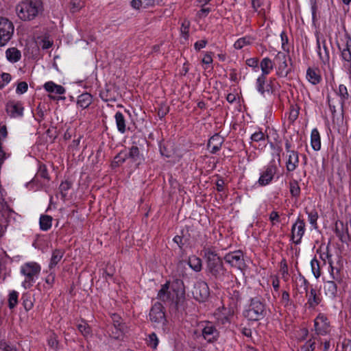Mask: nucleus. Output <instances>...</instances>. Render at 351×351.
I'll use <instances>...</instances> for the list:
<instances>
[{
	"mask_svg": "<svg viewBox=\"0 0 351 351\" xmlns=\"http://www.w3.org/2000/svg\"><path fill=\"white\" fill-rule=\"evenodd\" d=\"M337 94L341 98V104L349 98L348 89L346 86L343 84L339 86Z\"/></svg>",
	"mask_w": 351,
	"mask_h": 351,
	"instance_id": "44",
	"label": "nucleus"
},
{
	"mask_svg": "<svg viewBox=\"0 0 351 351\" xmlns=\"http://www.w3.org/2000/svg\"><path fill=\"white\" fill-rule=\"evenodd\" d=\"M243 315L250 321H259L266 315L265 304L259 298H252L247 308L243 311Z\"/></svg>",
	"mask_w": 351,
	"mask_h": 351,
	"instance_id": "5",
	"label": "nucleus"
},
{
	"mask_svg": "<svg viewBox=\"0 0 351 351\" xmlns=\"http://www.w3.org/2000/svg\"><path fill=\"white\" fill-rule=\"evenodd\" d=\"M314 327L317 335H326L330 330L328 317L324 314L319 313L314 320Z\"/></svg>",
	"mask_w": 351,
	"mask_h": 351,
	"instance_id": "13",
	"label": "nucleus"
},
{
	"mask_svg": "<svg viewBox=\"0 0 351 351\" xmlns=\"http://www.w3.org/2000/svg\"><path fill=\"white\" fill-rule=\"evenodd\" d=\"M223 141V138L219 134H215L210 137L208 142V147L210 149V152L215 154L218 152L221 147Z\"/></svg>",
	"mask_w": 351,
	"mask_h": 351,
	"instance_id": "21",
	"label": "nucleus"
},
{
	"mask_svg": "<svg viewBox=\"0 0 351 351\" xmlns=\"http://www.w3.org/2000/svg\"><path fill=\"white\" fill-rule=\"evenodd\" d=\"M223 259L231 267H236L239 270L243 271L246 267L243 254L241 250H236L226 254Z\"/></svg>",
	"mask_w": 351,
	"mask_h": 351,
	"instance_id": "8",
	"label": "nucleus"
},
{
	"mask_svg": "<svg viewBox=\"0 0 351 351\" xmlns=\"http://www.w3.org/2000/svg\"><path fill=\"white\" fill-rule=\"evenodd\" d=\"M299 156L297 152H291L288 154V158L286 162V169L289 172L293 171L298 166Z\"/></svg>",
	"mask_w": 351,
	"mask_h": 351,
	"instance_id": "22",
	"label": "nucleus"
},
{
	"mask_svg": "<svg viewBox=\"0 0 351 351\" xmlns=\"http://www.w3.org/2000/svg\"><path fill=\"white\" fill-rule=\"evenodd\" d=\"M299 281L301 283V287H304L306 292V296L307 298L306 304L308 305L309 308H314L319 304L322 301L321 298L317 295L316 290L314 288H311L308 291L309 282L304 276L300 277Z\"/></svg>",
	"mask_w": 351,
	"mask_h": 351,
	"instance_id": "9",
	"label": "nucleus"
},
{
	"mask_svg": "<svg viewBox=\"0 0 351 351\" xmlns=\"http://www.w3.org/2000/svg\"><path fill=\"white\" fill-rule=\"evenodd\" d=\"M192 294L195 300L200 302L206 301L210 295L208 284L202 280L197 281L194 285Z\"/></svg>",
	"mask_w": 351,
	"mask_h": 351,
	"instance_id": "10",
	"label": "nucleus"
},
{
	"mask_svg": "<svg viewBox=\"0 0 351 351\" xmlns=\"http://www.w3.org/2000/svg\"><path fill=\"white\" fill-rule=\"evenodd\" d=\"M14 26L11 21L5 17H0V47L5 46L12 38Z\"/></svg>",
	"mask_w": 351,
	"mask_h": 351,
	"instance_id": "7",
	"label": "nucleus"
},
{
	"mask_svg": "<svg viewBox=\"0 0 351 351\" xmlns=\"http://www.w3.org/2000/svg\"><path fill=\"white\" fill-rule=\"evenodd\" d=\"M193 335L195 339L202 338L213 343L218 339L219 333L213 323L204 321L199 324V328L194 330Z\"/></svg>",
	"mask_w": 351,
	"mask_h": 351,
	"instance_id": "4",
	"label": "nucleus"
},
{
	"mask_svg": "<svg viewBox=\"0 0 351 351\" xmlns=\"http://www.w3.org/2000/svg\"><path fill=\"white\" fill-rule=\"evenodd\" d=\"M128 154V158H131L133 161H136L140 156V151L137 146H132Z\"/></svg>",
	"mask_w": 351,
	"mask_h": 351,
	"instance_id": "46",
	"label": "nucleus"
},
{
	"mask_svg": "<svg viewBox=\"0 0 351 351\" xmlns=\"http://www.w3.org/2000/svg\"><path fill=\"white\" fill-rule=\"evenodd\" d=\"M315 344V339L313 337L311 338L301 347V350L303 351H314Z\"/></svg>",
	"mask_w": 351,
	"mask_h": 351,
	"instance_id": "47",
	"label": "nucleus"
},
{
	"mask_svg": "<svg viewBox=\"0 0 351 351\" xmlns=\"http://www.w3.org/2000/svg\"><path fill=\"white\" fill-rule=\"evenodd\" d=\"M277 167L275 165L269 164L261 174V176L258 180V183L260 186H265L269 184L274 178L275 173H276Z\"/></svg>",
	"mask_w": 351,
	"mask_h": 351,
	"instance_id": "15",
	"label": "nucleus"
},
{
	"mask_svg": "<svg viewBox=\"0 0 351 351\" xmlns=\"http://www.w3.org/2000/svg\"><path fill=\"white\" fill-rule=\"evenodd\" d=\"M52 220L53 218L50 215H42L39 221L40 228L43 231H47L51 227Z\"/></svg>",
	"mask_w": 351,
	"mask_h": 351,
	"instance_id": "35",
	"label": "nucleus"
},
{
	"mask_svg": "<svg viewBox=\"0 0 351 351\" xmlns=\"http://www.w3.org/2000/svg\"><path fill=\"white\" fill-rule=\"evenodd\" d=\"M41 267L36 262H28L21 267V273L25 276L22 285L25 289L30 288L38 278Z\"/></svg>",
	"mask_w": 351,
	"mask_h": 351,
	"instance_id": "6",
	"label": "nucleus"
},
{
	"mask_svg": "<svg viewBox=\"0 0 351 351\" xmlns=\"http://www.w3.org/2000/svg\"><path fill=\"white\" fill-rule=\"evenodd\" d=\"M336 282L334 280H328L324 282V293L331 300H335L337 295V285Z\"/></svg>",
	"mask_w": 351,
	"mask_h": 351,
	"instance_id": "20",
	"label": "nucleus"
},
{
	"mask_svg": "<svg viewBox=\"0 0 351 351\" xmlns=\"http://www.w3.org/2000/svg\"><path fill=\"white\" fill-rule=\"evenodd\" d=\"M311 266L312 272L315 278L317 279L319 278V276H321V269L319 261L317 258H314L311 261Z\"/></svg>",
	"mask_w": 351,
	"mask_h": 351,
	"instance_id": "41",
	"label": "nucleus"
},
{
	"mask_svg": "<svg viewBox=\"0 0 351 351\" xmlns=\"http://www.w3.org/2000/svg\"><path fill=\"white\" fill-rule=\"evenodd\" d=\"M253 41L251 36H244L239 38L234 44V47L236 49H241L245 46L250 45Z\"/></svg>",
	"mask_w": 351,
	"mask_h": 351,
	"instance_id": "38",
	"label": "nucleus"
},
{
	"mask_svg": "<svg viewBox=\"0 0 351 351\" xmlns=\"http://www.w3.org/2000/svg\"><path fill=\"white\" fill-rule=\"evenodd\" d=\"M256 88L257 91L264 97L267 95L272 94L271 86L267 84V77L263 75H259L256 79Z\"/></svg>",
	"mask_w": 351,
	"mask_h": 351,
	"instance_id": "18",
	"label": "nucleus"
},
{
	"mask_svg": "<svg viewBox=\"0 0 351 351\" xmlns=\"http://www.w3.org/2000/svg\"><path fill=\"white\" fill-rule=\"evenodd\" d=\"M12 212L1 202H0V225L5 226L8 223V218L12 215Z\"/></svg>",
	"mask_w": 351,
	"mask_h": 351,
	"instance_id": "30",
	"label": "nucleus"
},
{
	"mask_svg": "<svg viewBox=\"0 0 351 351\" xmlns=\"http://www.w3.org/2000/svg\"><path fill=\"white\" fill-rule=\"evenodd\" d=\"M158 298L162 302L175 304L176 307L182 305L185 300V287L180 279H176L171 283L167 282L162 285L158 293Z\"/></svg>",
	"mask_w": 351,
	"mask_h": 351,
	"instance_id": "2",
	"label": "nucleus"
},
{
	"mask_svg": "<svg viewBox=\"0 0 351 351\" xmlns=\"http://www.w3.org/2000/svg\"><path fill=\"white\" fill-rule=\"evenodd\" d=\"M19 293L16 291H12L9 294L8 306L10 308H14L18 303Z\"/></svg>",
	"mask_w": 351,
	"mask_h": 351,
	"instance_id": "45",
	"label": "nucleus"
},
{
	"mask_svg": "<svg viewBox=\"0 0 351 351\" xmlns=\"http://www.w3.org/2000/svg\"><path fill=\"white\" fill-rule=\"evenodd\" d=\"M326 258L328 259V264L330 265L329 272L330 276L332 279V280L336 281L338 283H341L343 280V277L341 274V269L335 267L332 265V261L330 259L331 255L327 254Z\"/></svg>",
	"mask_w": 351,
	"mask_h": 351,
	"instance_id": "23",
	"label": "nucleus"
},
{
	"mask_svg": "<svg viewBox=\"0 0 351 351\" xmlns=\"http://www.w3.org/2000/svg\"><path fill=\"white\" fill-rule=\"evenodd\" d=\"M280 302L285 307H288L291 304L289 293L287 291L282 292Z\"/></svg>",
	"mask_w": 351,
	"mask_h": 351,
	"instance_id": "51",
	"label": "nucleus"
},
{
	"mask_svg": "<svg viewBox=\"0 0 351 351\" xmlns=\"http://www.w3.org/2000/svg\"><path fill=\"white\" fill-rule=\"evenodd\" d=\"M207 43H208L207 40H204V39L198 40L194 44V48L196 51H199L200 49H202L206 47V45H207Z\"/></svg>",
	"mask_w": 351,
	"mask_h": 351,
	"instance_id": "58",
	"label": "nucleus"
},
{
	"mask_svg": "<svg viewBox=\"0 0 351 351\" xmlns=\"http://www.w3.org/2000/svg\"><path fill=\"white\" fill-rule=\"evenodd\" d=\"M305 212L308 215V221L310 224L313 227V229L317 228V221L318 219V213L317 211L315 208H312L311 210L307 208H305Z\"/></svg>",
	"mask_w": 351,
	"mask_h": 351,
	"instance_id": "36",
	"label": "nucleus"
},
{
	"mask_svg": "<svg viewBox=\"0 0 351 351\" xmlns=\"http://www.w3.org/2000/svg\"><path fill=\"white\" fill-rule=\"evenodd\" d=\"M5 54L7 59L11 62H16L21 58V51L15 47L8 49Z\"/></svg>",
	"mask_w": 351,
	"mask_h": 351,
	"instance_id": "32",
	"label": "nucleus"
},
{
	"mask_svg": "<svg viewBox=\"0 0 351 351\" xmlns=\"http://www.w3.org/2000/svg\"><path fill=\"white\" fill-rule=\"evenodd\" d=\"M258 63V58H252L246 60V64L250 67L257 68Z\"/></svg>",
	"mask_w": 351,
	"mask_h": 351,
	"instance_id": "62",
	"label": "nucleus"
},
{
	"mask_svg": "<svg viewBox=\"0 0 351 351\" xmlns=\"http://www.w3.org/2000/svg\"><path fill=\"white\" fill-rule=\"evenodd\" d=\"M189 29V21L183 22L181 25V27H180V31H181V33L184 35L185 38L188 37Z\"/></svg>",
	"mask_w": 351,
	"mask_h": 351,
	"instance_id": "57",
	"label": "nucleus"
},
{
	"mask_svg": "<svg viewBox=\"0 0 351 351\" xmlns=\"http://www.w3.org/2000/svg\"><path fill=\"white\" fill-rule=\"evenodd\" d=\"M299 111L297 109L292 108L290 110L289 115V121L291 123H293L298 117Z\"/></svg>",
	"mask_w": 351,
	"mask_h": 351,
	"instance_id": "56",
	"label": "nucleus"
},
{
	"mask_svg": "<svg viewBox=\"0 0 351 351\" xmlns=\"http://www.w3.org/2000/svg\"><path fill=\"white\" fill-rule=\"evenodd\" d=\"M37 176L40 177L47 180H49V176L45 165H41L40 166L39 169L37 172Z\"/></svg>",
	"mask_w": 351,
	"mask_h": 351,
	"instance_id": "49",
	"label": "nucleus"
},
{
	"mask_svg": "<svg viewBox=\"0 0 351 351\" xmlns=\"http://www.w3.org/2000/svg\"><path fill=\"white\" fill-rule=\"evenodd\" d=\"M158 343V339L155 333H152L149 335L147 339V344L152 348H156Z\"/></svg>",
	"mask_w": 351,
	"mask_h": 351,
	"instance_id": "50",
	"label": "nucleus"
},
{
	"mask_svg": "<svg viewBox=\"0 0 351 351\" xmlns=\"http://www.w3.org/2000/svg\"><path fill=\"white\" fill-rule=\"evenodd\" d=\"M305 230L304 221L298 217L291 227V240L295 244L298 245L301 243Z\"/></svg>",
	"mask_w": 351,
	"mask_h": 351,
	"instance_id": "12",
	"label": "nucleus"
},
{
	"mask_svg": "<svg viewBox=\"0 0 351 351\" xmlns=\"http://www.w3.org/2000/svg\"><path fill=\"white\" fill-rule=\"evenodd\" d=\"M274 60L272 61L267 57L263 58L260 63V67L261 69V74L260 75L267 77L274 69Z\"/></svg>",
	"mask_w": 351,
	"mask_h": 351,
	"instance_id": "24",
	"label": "nucleus"
},
{
	"mask_svg": "<svg viewBox=\"0 0 351 351\" xmlns=\"http://www.w3.org/2000/svg\"><path fill=\"white\" fill-rule=\"evenodd\" d=\"M306 79L313 85L318 84L322 80L319 71L308 68L306 71Z\"/></svg>",
	"mask_w": 351,
	"mask_h": 351,
	"instance_id": "27",
	"label": "nucleus"
},
{
	"mask_svg": "<svg viewBox=\"0 0 351 351\" xmlns=\"http://www.w3.org/2000/svg\"><path fill=\"white\" fill-rule=\"evenodd\" d=\"M276 75L280 77H285L290 73L288 68L287 58L285 53L278 52L274 58Z\"/></svg>",
	"mask_w": 351,
	"mask_h": 351,
	"instance_id": "11",
	"label": "nucleus"
},
{
	"mask_svg": "<svg viewBox=\"0 0 351 351\" xmlns=\"http://www.w3.org/2000/svg\"><path fill=\"white\" fill-rule=\"evenodd\" d=\"M213 53L212 52H207L205 53L204 58H202V63L205 64H210L213 62V57H212Z\"/></svg>",
	"mask_w": 351,
	"mask_h": 351,
	"instance_id": "59",
	"label": "nucleus"
},
{
	"mask_svg": "<svg viewBox=\"0 0 351 351\" xmlns=\"http://www.w3.org/2000/svg\"><path fill=\"white\" fill-rule=\"evenodd\" d=\"M0 349L3 351H16L15 348L8 344L5 341L0 342Z\"/></svg>",
	"mask_w": 351,
	"mask_h": 351,
	"instance_id": "61",
	"label": "nucleus"
},
{
	"mask_svg": "<svg viewBox=\"0 0 351 351\" xmlns=\"http://www.w3.org/2000/svg\"><path fill=\"white\" fill-rule=\"evenodd\" d=\"M335 234L337 237L339 238L341 241L345 242L346 241V236L342 232H341L337 227H336L335 229Z\"/></svg>",
	"mask_w": 351,
	"mask_h": 351,
	"instance_id": "64",
	"label": "nucleus"
},
{
	"mask_svg": "<svg viewBox=\"0 0 351 351\" xmlns=\"http://www.w3.org/2000/svg\"><path fill=\"white\" fill-rule=\"evenodd\" d=\"M64 252L62 250L56 249L53 251L50 263L49 265V267L52 269L54 267L62 258L64 256Z\"/></svg>",
	"mask_w": 351,
	"mask_h": 351,
	"instance_id": "33",
	"label": "nucleus"
},
{
	"mask_svg": "<svg viewBox=\"0 0 351 351\" xmlns=\"http://www.w3.org/2000/svg\"><path fill=\"white\" fill-rule=\"evenodd\" d=\"M43 10L41 0H23L16 7L19 18L23 21H32Z\"/></svg>",
	"mask_w": 351,
	"mask_h": 351,
	"instance_id": "3",
	"label": "nucleus"
},
{
	"mask_svg": "<svg viewBox=\"0 0 351 351\" xmlns=\"http://www.w3.org/2000/svg\"><path fill=\"white\" fill-rule=\"evenodd\" d=\"M112 319L113 322V326L115 330L112 332L113 337L115 339H119L123 336L125 332V324L122 322L121 317L117 314H113L112 315Z\"/></svg>",
	"mask_w": 351,
	"mask_h": 351,
	"instance_id": "19",
	"label": "nucleus"
},
{
	"mask_svg": "<svg viewBox=\"0 0 351 351\" xmlns=\"http://www.w3.org/2000/svg\"><path fill=\"white\" fill-rule=\"evenodd\" d=\"M1 81L4 83V86L8 84L12 80V77L10 73H3L0 75Z\"/></svg>",
	"mask_w": 351,
	"mask_h": 351,
	"instance_id": "60",
	"label": "nucleus"
},
{
	"mask_svg": "<svg viewBox=\"0 0 351 351\" xmlns=\"http://www.w3.org/2000/svg\"><path fill=\"white\" fill-rule=\"evenodd\" d=\"M289 191L292 197L297 199L300 197L301 190L297 180H292L289 182Z\"/></svg>",
	"mask_w": 351,
	"mask_h": 351,
	"instance_id": "39",
	"label": "nucleus"
},
{
	"mask_svg": "<svg viewBox=\"0 0 351 351\" xmlns=\"http://www.w3.org/2000/svg\"><path fill=\"white\" fill-rule=\"evenodd\" d=\"M92 101V95L88 93L81 94L77 98V105L83 109L88 108L91 104Z\"/></svg>",
	"mask_w": 351,
	"mask_h": 351,
	"instance_id": "31",
	"label": "nucleus"
},
{
	"mask_svg": "<svg viewBox=\"0 0 351 351\" xmlns=\"http://www.w3.org/2000/svg\"><path fill=\"white\" fill-rule=\"evenodd\" d=\"M72 186V183L68 180H65L62 182L59 186V190L60 192V195L62 199H65L67 195V191L71 189Z\"/></svg>",
	"mask_w": 351,
	"mask_h": 351,
	"instance_id": "42",
	"label": "nucleus"
},
{
	"mask_svg": "<svg viewBox=\"0 0 351 351\" xmlns=\"http://www.w3.org/2000/svg\"><path fill=\"white\" fill-rule=\"evenodd\" d=\"M21 300L22 304L24 306L25 311H28L32 308L34 299L30 293H26L23 294Z\"/></svg>",
	"mask_w": 351,
	"mask_h": 351,
	"instance_id": "37",
	"label": "nucleus"
},
{
	"mask_svg": "<svg viewBox=\"0 0 351 351\" xmlns=\"http://www.w3.org/2000/svg\"><path fill=\"white\" fill-rule=\"evenodd\" d=\"M343 60L349 63V69L351 71V38H346V48L341 51Z\"/></svg>",
	"mask_w": 351,
	"mask_h": 351,
	"instance_id": "26",
	"label": "nucleus"
},
{
	"mask_svg": "<svg viewBox=\"0 0 351 351\" xmlns=\"http://www.w3.org/2000/svg\"><path fill=\"white\" fill-rule=\"evenodd\" d=\"M114 119L118 131L124 134L126 132V121L123 114L121 112H117Z\"/></svg>",
	"mask_w": 351,
	"mask_h": 351,
	"instance_id": "29",
	"label": "nucleus"
},
{
	"mask_svg": "<svg viewBox=\"0 0 351 351\" xmlns=\"http://www.w3.org/2000/svg\"><path fill=\"white\" fill-rule=\"evenodd\" d=\"M202 252L208 274L216 283L223 282L229 276V272L224 267L222 259L218 256L215 249L213 247H204Z\"/></svg>",
	"mask_w": 351,
	"mask_h": 351,
	"instance_id": "1",
	"label": "nucleus"
},
{
	"mask_svg": "<svg viewBox=\"0 0 351 351\" xmlns=\"http://www.w3.org/2000/svg\"><path fill=\"white\" fill-rule=\"evenodd\" d=\"M24 108L20 101H12L7 104L6 111L8 114L14 118L21 117L23 114Z\"/></svg>",
	"mask_w": 351,
	"mask_h": 351,
	"instance_id": "17",
	"label": "nucleus"
},
{
	"mask_svg": "<svg viewBox=\"0 0 351 351\" xmlns=\"http://www.w3.org/2000/svg\"><path fill=\"white\" fill-rule=\"evenodd\" d=\"M280 271L283 278H285V276L288 275V267L285 261L281 262Z\"/></svg>",
	"mask_w": 351,
	"mask_h": 351,
	"instance_id": "63",
	"label": "nucleus"
},
{
	"mask_svg": "<svg viewBox=\"0 0 351 351\" xmlns=\"http://www.w3.org/2000/svg\"><path fill=\"white\" fill-rule=\"evenodd\" d=\"M163 309L164 308L160 303H155L149 312L150 320L154 323L165 324L166 318Z\"/></svg>",
	"mask_w": 351,
	"mask_h": 351,
	"instance_id": "14",
	"label": "nucleus"
},
{
	"mask_svg": "<svg viewBox=\"0 0 351 351\" xmlns=\"http://www.w3.org/2000/svg\"><path fill=\"white\" fill-rule=\"evenodd\" d=\"M188 265L195 271H200L202 269V261L196 256H191L189 258Z\"/></svg>",
	"mask_w": 351,
	"mask_h": 351,
	"instance_id": "34",
	"label": "nucleus"
},
{
	"mask_svg": "<svg viewBox=\"0 0 351 351\" xmlns=\"http://www.w3.org/2000/svg\"><path fill=\"white\" fill-rule=\"evenodd\" d=\"M269 220L271 221L273 226L276 225V223H279L280 220L278 213L274 210L272 211L269 215Z\"/></svg>",
	"mask_w": 351,
	"mask_h": 351,
	"instance_id": "55",
	"label": "nucleus"
},
{
	"mask_svg": "<svg viewBox=\"0 0 351 351\" xmlns=\"http://www.w3.org/2000/svg\"><path fill=\"white\" fill-rule=\"evenodd\" d=\"M27 88H28V85H27V82H21L17 85L16 92L18 94H23L27 90Z\"/></svg>",
	"mask_w": 351,
	"mask_h": 351,
	"instance_id": "54",
	"label": "nucleus"
},
{
	"mask_svg": "<svg viewBox=\"0 0 351 351\" xmlns=\"http://www.w3.org/2000/svg\"><path fill=\"white\" fill-rule=\"evenodd\" d=\"M311 144L312 148L315 151H318L321 149V139L319 131L317 128H314L311 131Z\"/></svg>",
	"mask_w": 351,
	"mask_h": 351,
	"instance_id": "28",
	"label": "nucleus"
},
{
	"mask_svg": "<svg viewBox=\"0 0 351 351\" xmlns=\"http://www.w3.org/2000/svg\"><path fill=\"white\" fill-rule=\"evenodd\" d=\"M44 88L48 93L57 95H62L65 93V88L63 86L58 85L52 81L46 82L44 84Z\"/></svg>",
	"mask_w": 351,
	"mask_h": 351,
	"instance_id": "25",
	"label": "nucleus"
},
{
	"mask_svg": "<svg viewBox=\"0 0 351 351\" xmlns=\"http://www.w3.org/2000/svg\"><path fill=\"white\" fill-rule=\"evenodd\" d=\"M99 95L101 99L105 101H114L116 100L115 95H114L113 93H112V90L108 88L102 90L100 92Z\"/></svg>",
	"mask_w": 351,
	"mask_h": 351,
	"instance_id": "40",
	"label": "nucleus"
},
{
	"mask_svg": "<svg viewBox=\"0 0 351 351\" xmlns=\"http://www.w3.org/2000/svg\"><path fill=\"white\" fill-rule=\"evenodd\" d=\"M265 139V136L262 131L256 132L251 136V140L255 142H259Z\"/></svg>",
	"mask_w": 351,
	"mask_h": 351,
	"instance_id": "52",
	"label": "nucleus"
},
{
	"mask_svg": "<svg viewBox=\"0 0 351 351\" xmlns=\"http://www.w3.org/2000/svg\"><path fill=\"white\" fill-rule=\"evenodd\" d=\"M77 329L85 337H88L91 333V329L90 326L85 322H82L81 323L78 324Z\"/></svg>",
	"mask_w": 351,
	"mask_h": 351,
	"instance_id": "43",
	"label": "nucleus"
},
{
	"mask_svg": "<svg viewBox=\"0 0 351 351\" xmlns=\"http://www.w3.org/2000/svg\"><path fill=\"white\" fill-rule=\"evenodd\" d=\"M317 53L324 64H329L330 62V50L325 40L320 41L317 39Z\"/></svg>",
	"mask_w": 351,
	"mask_h": 351,
	"instance_id": "16",
	"label": "nucleus"
},
{
	"mask_svg": "<svg viewBox=\"0 0 351 351\" xmlns=\"http://www.w3.org/2000/svg\"><path fill=\"white\" fill-rule=\"evenodd\" d=\"M127 158H128L127 153L120 152L114 157L113 163L115 164L116 166H119L121 164H123Z\"/></svg>",
	"mask_w": 351,
	"mask_h": 351,
	"instance_id": "48",
	"label": "nucleus"
},
{
	"mask_svg": "<svg viewBox=\"0 0 351 351\" xmlns=\"http://www.w3.org/2000/svg\"><path fill=\"white\" fill-rule=\"evenodd\" d=\"M48 345L50 348L53 349H58V341L57 340V337L54 334L50 335V337H49Z\"/></svg>",
	"mask_w": 351,
	"mask_h": 351,
	"instance_id": "53",
	"label": "nucleus"
}]
</instances>
